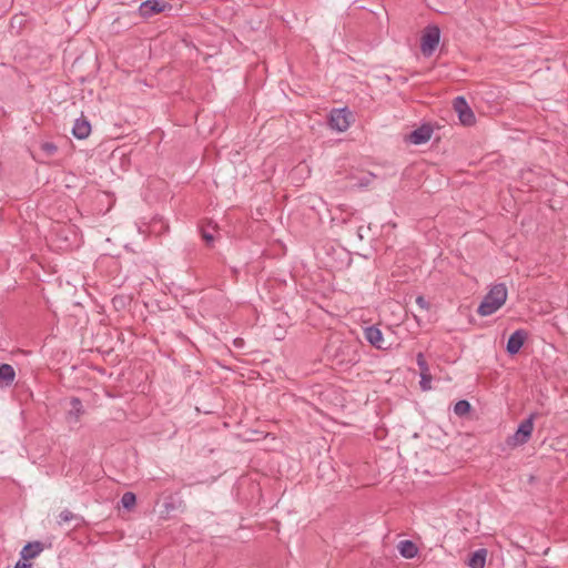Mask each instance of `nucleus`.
I'll return each mask as SVG.
<instances>
[{"instance_id": "ddd939ff", "label": "nucleus", "mask_w": 568, "mask_h": 568, "mask_svg": "<svg viewBox=\"0 0 568 568\" xmlns=\"http://www.w3.org/2000/svg\"><path fill=\"white\" fill-rule=\"evenodd\" d=\"M84 414L82 402L78 397H71L70 409L67 413V419L70 423H78Z\"/></svg>"}, {"instance_id": "9b49d317", "label": "nucleus", "mask_w": 568, "mask_h": 568, "mask_svg": "<svg viewBox=\"0 0 568 568\" xmlns=\"http://www.w3.org/2000/svg\"><path fill=\"white\" fill-rule=\"evenodd\" d=\"M365 339L377 349H386L382 331L376 326H368L364 329Z\"/></svg>"}, {"instance_id": "5701e85b", "label": "nucleus", "mask_w": 568, "mask_h": 568, "mask_svg": "<svg viewBox=\"0 0 568 568\" xmlns=\"http://www.w3.org/2000/svg\"><path fill=\"white\" fill-rule=\"evenodd\" d=\"M416 304L422 308V310H429V303L425 300L424 296L419 295L416 297Z\"/></svg>"}, {"instance_id": "f257e3e1", "label": "nucleus", "mask_w": 568, "mask_h": 568, "mask_svg": "<svg viewBox=\"0 0 568 568\" xmlns=\"http://www.w3.org/2000/svg\"><path fill=\"white\" fill-rule=\"evenodd\" d=\"M507 300V287L504 283L495 284L484 296L477 313L480 316H489L497 312Z\"/></svg>"}, {"instance_id": "6e6552de", "label": "nucleus", "mask_w": 568, "mask_h": 568, "mask_svg": "<svg viewBox=\"0 0 568 568\" xmlns=\"http://www.w3.org/2000/svg\"><path fill=\"white\" fill-rule=\"evenodd\" d=\"M416 362L419 368V375H420V388L423 390H429L432 388V374L429 372L428 364L426 362V358L423 353H418L416 356Z\"/></svg>"}, {"instance_id": "7ed1b4c3", "label": "nucleus", "mask_w": 568, "mask_h": 568, "mask_svg": "<svg viewBox=\"0 0 568 568\" xmlns=\"http://www.w3.org/2000/svg\"><path fill=\"white\" fill-rule=\"evenodd\" d=\"M440 39V30L437 26H428L420 39V51L425 57L433 54Z\"/></svg>"}, {"instance_id": "dca6fc26", "label": "nucleus", "mask_w": 568, "mask_h": 568, "mask_svg": "<svg viewBox=\"0 0 568 568\" xmlns=\"http://www.w3.org/2000/svg\"><path fill=\"white\" fill-rule=\"evenodd\" d=\"M486 557L487 550L485 548H480L469 556L467 564L470 568H484Z\"/></svg>"}, {"instance_id": "423d86ee", "label": "nucleus", "mask_w": 568, "mask_h": 568, "mask_svg": "<svg viewBox=\"0 0 568 568\" xmlns=\"http://www.w3.org/2000/svg\"><path fill=\"white\" fill-rule=\"evenodd\" d=\"M166 7L170 8V4L162 0H145L139 7V14L144 19H149L154 14L163 12Z\"/></svg>"}, {"instance_id": "20e7f679", "label": "nucleus", "mask_w": 568, "mask_h": 568, "mask_svg": "<svg viewBox=\"0 0 568 568\" xmlns=\"http://www.w3.org/2000/svg\"><path fill=\"white\" fill-rule=\"evenodd\" d=\"M453 106L463 125L469 126L475 123V114L464 97H456Z\"/></svg>"}, {"instance_id": "4be33fe9", "label": "nucleus", "mask_w": 568, "mask_h": 568, "mask_svg": "<svg viewBox=\"0 0 568 568\" xmlns=\"http://www.w3.org/2000/svg\"><path fill=\"white\" fill-rule=\"evenodd\" d=\"M201 234H202V239L207 243V244H212L213 241H214V235L212 232H210L209 230H206L205 227H202L201 229Z\"/></svg>"}, {"instance_id": "f3484780", "label": "nucleus", "mask_w": 568, "mask_h": 568, "mask_svg": "<svg viewBox=\"0 0 568 568\" xmlns=\"http://www.w3.org/2000/svg\"><path fill=\"white\" fill-rule=\"evenodd\" d=\"M16 377V372L13 367L9 364L0 365V382L3 383L4 386H10Z\"/></svg>"}, {"instance_id": "aec40b11", "label": "nucleus", "mask_w": 568, "mask_h": 568, "mask_svg": "<svg viewBox=\"0 0 568 568\" xmlns=\"http://www.w3.org/2000/svg\"><path fill=\"white\" fill-rule=\"evenodd\" d=\"M78 518L77 515H74L71 510L69 509H64L62 510L60 514H59V517H58V525H63L65 523H69L73 519Z\"/></svg>"}, {"instance_id": "39448f33", "label": "nucleus", "mask_w": 568, "mask_h": 568, "mask_svg": "<svg viewBox=\"0 0 568 568\" xmlns=\"http://www.w3.org/2000/svg\"><path fill=\"white\" fill-rule=\"evenodd\" d=\"M434 133V128L429 123H424L419 128L413 130L406 138V141L419 145L428 142Z\"/></svg>"}, {"instance_id": "9d476101", "label": "nucleus", "mask_w": 568, "mask_h": 568, "mask_svg": "<svg viewBox=\"0 0 568 568\" xmlns=\"http://www.w3.org/2000/svg\"><path fill=\"white\" fill-rule=\"evenodd\" d=\"M527 338V332L525 329L515 331L508 338L506 351L509 355L517 354L520 348L524 346V343Z\"/></svg>"}, {"instance_id": "a211bd4d", "label": "nucleus", "mask_w": 568, "mask_h": 568, "mask_svg": "<svg viewBox=\"0 0 568 568\" xmlns=\"http://www.w3.org/2000/svg\"><path fill=\"white\" fill-rule=\"evenodd\" d=\"M136 496L131 491H126L121 497V505L125 509H132L135 506Z\"/></svg>"}, {"instance_id": "6ab92c4d", "label": "nucleus", "mask_w": 568, "mask_h": 568, "mask_svg": "<svg viewBox=\"0 0 568 568\" xmlns=\"http://www.w3.org/2000/svg\"><path fill=\"white\" fill-rule=\"evenodd\" d=\"M471 406L469 404L468 400L466 399H460L458 400L455 406H454V413L457 415V416H464L466 415L467 413H469Z\"/></svg>"}, {"instance_id": "0eeeda50", "label": "nucleus", "mask_w": 568, "mask_h": 568, "mask_svg": "<svg viewBox=\"0 0 568 568\" xmlns=\"http://www.w3.org/2000/svg\"><path fill=\"white\" fill-rule=\"evenodd\" d=\"M346 109H335L329 115V126L338 132H344L349 126Z\"/></svg>"}, {"instance_id": "f8f14e48", "label": "nucleus", "mask_w": 568, "mask_h": 568, "mask_svg": "<svg viewBox=\"0 0 568 568\" xmlns=\"http://www.w3.org/2000/svg\"><path fill=\"white\" fill-rule=\"evenodd\" d=\"M44 549V545L41 541H31L23 546L20 551L22 560H30L38 557Z\"/></svg>"}, {"instance_id": "f03ea898", "label": "nucleus", "mask_w": 568, "mask_h": 568, "mask_svg": "<svg viewBox=\"0 0 568 568\" xmlns=\"http://www.w3.org/2000/svg\"><path fill=\"white\" fill-rule=\"evenodd\" d=\"M534 430V415L523 420L516 433L507 438V445L510 447H517L526 444L531 437Z\"/></svg>"}, {"instance_id": "b1692460", "label": "nucleus", "mask_w": 568, "mask_h": 568, "mask_svg": "<svg viewBox=\"0 0 568 568\" xmlns=\"http://www.w3.org/2000/svg\"><path fill=\"white\" fill-rule=\"evenodd\" d=\"M14 568H32V565L28 562V560H19Z\"/></svg>"}, {"instance_id": "2eb2a0df", "label": "nucleus", "mask_w": 568, "mask_h": 568, "mask_svg": "<svg viewBox=\"0 0 568 568\" xmlns=\"http://www.w3.org/2000/svg\"><path fill=\"white\" fill-rule=\"evenodd\" d=\"M399 554L407 559H412L417 556L418 548L412 540H400L398 544Z\"/></svg>"}, {"instance_id": "412c9836", "label": "nucleus", "mask_w": 568, "mask_h": 568, "mask_svg": "<svg viewBox=\"0 0 568 568\" xmlns=\"http://www.w3.org/2000/svg\"><path fill=\"white\" fill-rule=\"evenodd\" d=\"M41 150L48 155L52 156L57 153L58 146L52 142H43L41 144Z\"/></svg>"}, {"instance_id": "1a4fd4ad", "label": "nucleus", "mask_w": 568, "mask_h": 568, "mask_svg": "<svg viewBox=\"0 0 568 568\" xmlns=\"http://www.w3.org/2000/svg\"><path fill=\"white\" fill-rule=\"evenodd\" d=\"M185 505L182 498L172 495L168 496L163 503V510L161 511V517L168 519L172 517L175 511H183Z\"/></svg>"}, {"instance_id": "4468645a", "label": "nucleus", "mask_w": 568, "mask_h": 568, "mask_svg": "<svg viewBox=\"0 0 568 568\" xmlns=\"http://www.w3.org/2000/svg\"><path fill=\"white\" fill-rule=\"evenodd\" d=\"M90 133H91L90 122L84 118L77 119L74 122V125L72 128V134L77 139L83 140V139H87L90 135Z\"/></svg>"}]
</instances>
